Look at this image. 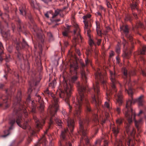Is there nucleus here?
Wrapping results in <instances>:
<instances>
[{"label": "nucleus", "mask_w": 146, "mask_h": 146, "mask_svg": "<svg viewBox=\"0 0 146 146\" xmlns=\"http://www.w3.org/2000/svg\"><path fill=\"white\" fill-rule=\"evenodd\" d=\"M81 74L82 84L78 82L77 84L79 93V95L77 98V102H73V106L74 108L73 110L74 115L77 117L79 121V130L78 132L81 136L80 143H83L84 140L85 143L88 144L90 142L89 139L87 135L89 119L88 117L83 119L82 117V105H83L85 106V111L87 115L94 116V120L96 125L98 124V112H100V110L102 111V109H104V108L101 105V99L99 85L100 81L96 79L95 77L96 81L95 84H93V88L91 90L92 93V102L95 105L97 109L98 114L97 115L94 114L87 98L86 93L90 91L87 84V78L85 73L83 71L82 72Z\"/></svg>", "instance_id": "1"}, {"label": "nucleus", "mask_w": 146, "mask_h": 146, "mask_svg": "<svg viewBox=\"0 0 146 146\" xmlns=\"http://www.w3.org/2000/svg\"><path fill=\"white\" fill-rule=\"evenodd\" d=\"M39 82V81H36L34 78L29 81V88L28 89L27 92L29 96L27 99L26 102H24L21 100L22 95L21 92L19 91L18 92L15 101L13 105V116L12 118L10 119L9 121L10 127L8 129H7L4 131V134L1 136L2 137H6L10 134V131L13 128V125L16 122L19 126L23 129L28 130L30 133L33 132V131L30 126V122L26 118L28 116L26 108L28 109V107L30 108L31 111L33 114V119L37 129L36 130L38 131L40 129L42 128V126L45 123L46 117L44 116L39 120L37 118L35 114L36 112V104L38 105L37 106L40 112H42L44 111V102L42 100L40 96L36 94L35 98L37 104H35L34 101H31L30 96V94L33 91V88H35L34 86H36Z\"/></svg>", "instance_id": "2"}, {"label": "nucleus", "mask_w": 146, "mask_h": 146, "mask_svg": "<svg viewBox=\"0 0 146 146\" xmlns=\"http://www.w3.org/2000/svg\"><path fill=\"white\" fill-rule=\"evenodd\" d=\"M122 71L123 74V77L125 79L123 87L125 88V92L128 94L130 97L126 102L125 108L123 110V113L125 117L124 122L126 132L128 134L129 133L133 135L135 133V131L133 128L131 129V126L133 120H135V126L138 131L139 132L142 123V119L141 118L138 121L135 120L136 115L134 111L132 110L131 106L132 104L136 102H138L140 106H143L144 101L143 98L144 96L141 95L139 98L135 99H134L133 98L134 90L131 88L132 85L130 78L131 76L135 75V70H130L128 72L127 69L124 68H123Z\"/></svg>", "instance_id": "3"}, {"label": "nucleus", "mask_w": 146, "mask_h": 146, "mask_svg": "<svg viewBox=\"0 0 146 146\" xmlns=\"http://www.w3.org/2000/svg\"><path fill=\"white\" fill-rule=\"evenodd\" d=\"M96 79L100 81V82L105 85L106 87L107 98L108 100L111 98V95L113 94L115 99L116 100V102L118 104L119 106H121L123 101V96L122 92L123 86L121 85V90L117 93H116L117 91L115 87V85L118 83L116 80L117 75L115 72L110 71V79L111 83L110 85L108 86L106 80V76L102 73L100 69L97 68L95 70L94 73Z\"/></svg>", "instance_id": "4"}, {"label": "nucleus", "mask_w": 146, "mask_h": 146, "mask_svg": "<svg viewBox=\"0 0 146 146\" xmlns=\"http://www.w3.org/2000/svg\"><path fill=\"white\" fill-rule=\"evenodd\" d=\"M78 68V64L76 61L71 64L70 70L71 75L67 80L63 82L64 90L59 93L60 98H62L67 104L70 112H71L72 110H73L72 106L69 103L70 98L73 90V84L78 78L77 70Z\"/></svg>", "instance_id": "5"}, {"label": "nucleus", "mask_w": 146, "mask_h": 146, "mask_svg": "<svg viewBox=\"0 0 146 146\" xmlns=\"http://www.w3.org/2000/svg\"><path fill=\"white\" fill-rule=\"evenodd\" d=\"M44 93L45 96L49 97H51L52 99V104L49 106L48 108V111L50 114V117L48 127L44 132L45 134H46L48 130L51 128L54 124V121L57 125L60 127L62 126V123L60 119L56 116V113L58 110L59 107L58 98L55 96L54 94L49 91L48 88L44 91Z\"/></svg>", "instance_id": "6"}, {"label": "nucleus", "mask_w": 146, "mask_h": 146, "mask_svg": "<svg viewBox=\"0 0 146 146\" xmlns=\"http://www.w3.org/2000/svg\"><path fill=\"white\" fill-rule=\"evenodd\" d=\"M120 29L125 36L123 39V44L125 51H124L122 56L124 59H129L130 57L131 52H128L127 50H131L133 48V44L135 42L131 35L127 25H123L120 27Z\"/></svg>", "instance_id": "7"}, {"label": "nucleus", "mask_w": 146, "mask_h": 146, "mask_svg": "<svg viewBox=\"0 0 146 146\" xmlns=\"http://www.w3.org/2000/svg\"><path fill=\"white\" fill-rule=\"evenodd\" d=\"M120 29L125 36L123 39V44L125 51H124L122 56L124 59H129L130 57L131 52H128L127 50H131L133 48V44L135 42L131 35L127 25H123L120 27Z\"/></svg>", "instance_id": "8"}, {"label": "nucleus", "mask_w": 146, "mask_h": 146, "mask_svg": "<svg viewBox=\"0 0 146 146\" xmlns=\"http://www.w3.org/2000/svg\"><path fill=\"white\" fill-rule=\"evenodd\" d=\"M62 113L64 117V121L67 126V129H65L64 131L62 132L60 137L62 136V134L63 133L64 138L69 139L68 135V134H70V133H72L73 131L75 123L73 119L68 117L65 111H63Z\"/></svg>", "instance_id": "9"}, {"label": "nucleus", "mask_w": 146, "mask_h": 146, "mask_svg": "<svg viewBox=\"0 0 146 146\" xmlns=\"http://www.w3.org/2000/svg\"><path fill=\"white\" fill-rule=\"evenodd\" d=\"M104 146H108V141L104 140ZM135 143V141L129 138L128 135L127 136L125 133V135L122 136L121 139L116 140L114 146H134Z\"/></svg>", "instance_id": "10"}, {"label": "nucleus", "mask_w": 146, "mask_h": 146, "mask_svg": "<svg viewBox=\"0 0 146 146\" xmlns=\"http://www.w3.org/2000/svg\"><path fill=\"white\" fill-rule=\"evenodd\" d=\"M34 35L35 36L36 41L33 42L34 47L36 48L37 45H38V47L39 49V54L42 53V46L44 44V36L42 34V31L39 29H34Z\"/></svg>", "instance_id": "11"}, {"label": "nucleus", "mask_w": 146, "mask_h": 146, "mask_svg": "<svg viewBox=\"0 0 146 146\" xmlns=\"http://www.w3.org/2000/svg\"><path fill=\"white\" fill-rule=\"evenodd\" d=\"M13 42L15 44V46L17 51V56L18 58L21 59L23 57L22 53L23 50L24 48H27L29 46L25 40L22 38V42L19 38H15L13 40Z\"/></svg>", "instance_id": "12"}, {"label": "nucleus", "mask_w": 146, "mask_h": 146, "mask_svg": "<svg viewBox=\"0 0 146 146\" xmlns=\"http://www.w3.org/2000/svg\"><path fill=\"white\" fill-rule=\"evenodd\" d=\"M14 90V89H11L5 90L6 96L1 97V98L3 100V102L1 103L0 104V107H5V108H7L8 107L10 98L11 97V95L12 94L13 90Z\"/></svg>", "instance_id": "13"}, {"label": "nucleus", "mask_w": 146, "mask_h": 146, "mask_svg": "<svg viewBox=\"0 0 146 146\" xmlns=\"http://www.w3.org/2000/svg\"><path fill=\"white\" fill-rule=\"evenodd\" d=\"M91 17L90 14H87L84 15L83 17V19H84L83 21L85 26L84 27V30L85 32H86L88 36L90 35V28L91 25L90 23L88 22L89 18Z\"/></svg>", "instance_id": "14"}, {"label": "nucleus", "mask_w": 146, "mask_h": 146, "mask_svg": "<svg viewBox=\"0 0 146 146\" xmlns=\"http://www.w3.org/2000/svg\"><path fill=\"white\" fill-rule=\"evenodd\" d=\"M75 29L74 30L73 32L74 39L75 42H82V38L80 34V29L78 25L75 26Z\"/></svg>", "instance_id": "15"}, {"label": "nucleus", "mask_w": 146, "mask_h": 146, "mask_svg": "<svg viewBox=\"0 0 146 146\" xmlns=\"http://www.w3.org/2000/svg\"><path fill=\"white\" fill-rule=\"evenodd\" d=\"M146 54V46H143L142 47V49L141 50L140 53L138 56V58L140 57V60L143 61L144 62H146L145 60L141 55ZM141 73L142 75L144 76H146V69L145 70H142Z\"/></svg>", "instance_id": "16"}, {"label": "nucleus", "mask_w": 146, "mask_h": 146, "mask_svg": "<svg viewBox=\"0 0 146 146\" xmlns=\"http://www.w3.org/2000/svg\"><path fill=\"white\" fill-rule=\"evenodd\" d=\"M4 48L2 43L0 42V61H2L5 59L6 62H8L9 61V57L6 56L3 52Z\"/></svg>", "instance_id": "17"}, {"label": "nucleus", "mask_w": 146, "mask_h": 146, "mask_svg": "<svg viewBox=\"0 0 146 146\" xmlns=\"http://www.w3.org/2000/svg\"><path fill=\"white\" fill-rule=\"evenodd\" d=\"M62 135V136L60 137L61 140L59 143V146H72L69 139L64 138L63 133Z\"/></svg>", "instance_id": "18"}, {"label": "nucleus", "mask_w": 146, "mask_h": 146, "mask_svg": "<svg viewBox=\"0 0 146 146\" xmlns=\"http://www.w3.org/2000/svg\"><path fill=\"white\" fill-rule=\"evenodd\" d=\"M19 10L20 12V14L23 15H25L30 20L31 22H33V19L32 16L31 15H27L26 8L24 5H23L19 8Z\"/></svg>", "instance_id": "19"}, {"label": "nucleus", "mask_w": 146, "mask_h": 146, "mask_svg": "<svg viewBox=\"0 0 146 146\" xmlns=\"http://www.w3.org/2000/svg\"><path fill=\"white\" fill-rule=\"evenodd\" d=\"M15 21L17 22L18 31L19 32H25L26 31V27L23 24L21 23L20 19L18 18Z\"/></svg>", "instance_id": "20"}, {"label": "nucleus", "mask_w": 146, "mask_h": 146, "mask_svg": "<svg viewBox=\"0 0 146 146\" xmlns=\"http://www.w3.org/2000/svg\"><path fill=\"white\" fill-rule=\"evenodd\" d=\"M132 3L131 5V7L133 12L134 10L136 9L138 11V5L139 2L138 0H131Z\"/></svg>", "instance_id": "21"}, {"label": "nucleus", "mask_w": 146, "mask_h": 146, "mask_svg": "<svg viewBox=\"0 0 146 146\" xmlns=\"http://www.w3.org/2000/svg\"><path fill=\"white\" fill-rule=\"evenodd\" d=\"M96 31L98 35L101 36L102 33L101 32V29L100 27V25L99 22L96 21Z\"/></svg>", "instance_id": "22"}, {"label": "nucleus", "mask_w": 146, "mask_h": 146, "mask_svg": "<svg viewBox=\"0 0 146 146\" xmlns=\"http://www.w3.org/2000/svg\"><path fill=\"white\" fill-rule=\"evenodd\" d=\"M112 127L113 134L116 137L117 134L119 133V128L118 125L115 126L114 125H113Z\"/></svg>", "instance_id": "23"}, {"label": "nucleus", "mask_w": 146, "mask_h": 146, "mask_svg": "<svg viewBox=\"0 0 146 146\" xmlns=\"http://www.w3.org/2000/svg\"><path fill=\"white\" fill-rule=\"evenodd\" d=\"M0 31L1 35L3 37L5 38L6 39L8 38L9 34L8 33H7L4 31L3 30L1 26V23L0 22Z\"/></svg>", "instance_id": "24"}, {"label": "nucleus", "mask_w": 146, "mask_h": 146, "mask_svg": "<svg viewBox=\"0 0 146 146\" xmlns=\"http://www.w3.org/2000/svg\"><path fill=\"white\" fill-rule=\"evenodd\" d=\"M62 11L61 10L57 9L55 10L54 14L52 15V19L55 18L56 16H57L58 14H59ZM52 20L53 21H55L56 22H58L60 21V19H58L57 20H54L52 19Z\"/></svg>", "instance_id": "25"}, {"label": "nucleus", "mask_w": 146, "mask_h": 146, "mask_svg": "<svg viewBox=\"0 0 146 146\" xmlns=\"http://www.w3.org/2000/svg\"><path fill=\"white\" fill-rule=\"evenodd\" d=\"M82 67H84L86 66H87L88 65H90L92 66L91 60L87 58L85 60V64L84 63H82Z\"/></svg>", "instance_id": "26"}, {"label": "nucleus", "mask_w": 146, "mask_h": 146, "mask_svg": "<svg viewBox=\"0 0 146 146\" xmlns=\"http://www.w3.org/2000/svg\"><path fill=\"white\" fill-rule=\"evenodd\" d=\"M143 27V25L141 23L139 22V23H138L137 24H136V25L135 27V28L134 27H133L132 30L134 31L135 32L136 31H135V29L137 28L138 27H141L142 28Z\"/></svg>", "instance_id": "27"}, {"label": "nucleus", "mask_w": 146, "mask_h": 146, "mask_svg": "<svg viewBox=\"0 0 146 146\" xmlns=\"http://www.w3.org/2000/svg\"><path fill=\"white\" fill-rule=\"evenodd\" d=\"M120 44L118 43L115 48V51L117 54H119L120 52Z\"/></svg>", "instance_id": "28"}, {"label": "nucleus", "mask_w": 146, "mask_h": 146, "mask_svg": "<svg viewBox=\"0 0 146 146\" xmlns=\"http://www.w3.org/2000/svg\"><path fill=\"white\" fill-rule=\"evenodd\" d=\"M56 84V82L55 80H53L52 82L50 83L49 84V86L50 87H51L52 88H53L54 87Z\"/></svg>", "instance_id": "29"}, {"label": "nucleus", "mask_w": 146, "mask_h": 146, "mask_svg": "<svg viewBox=\"0 0 146 146\" xmlns=\"http://www.w3.org/2000/svg\"><path fill=\"white\" fill-rule=\"evenodd\" d=\"M47 35L49 38V39L50 41H52L54 40L53 35L50 32L47 33Z\"/></svg>", "instance_id": "30"}, {"label": "nucleus", "mask_w": 146, "mask_h": 146, "mask_svg": "<svg viewBox=\"0 0 146 146\" xmlns=\"http://www.w3.org/2000/svg\"><path fill=\"white\" fill-rule=\"evenodd\" d=\"M31 6L33 8H35V5L36 4L35 0H29Z\"/></svg>", "instance_id": "31"}, {"label": "nucleus", "mask_w": 146, "mask_h": 146, "mask_svg": "<svg viewBox=\"0 0 146 146\" xmlns=\"http://www.w3.org/2000/svg\"><path fill=\"white\" fill-rule=\"evenodd\" d=\"M123 120L121 118H118L116 120V123L117 125H120L123 123Z\"/></svg>", "instance_id": "32"}, {"label": "nucleus", "mask_w": 146, "mask_h": 146, "mask_svg": "<svg viewBox=\"0 0 146 146\" xmlns=\"http://www.w3.org/2000/svg\"><path fill=\"white\" fill-rule=\"evenodd\" d=\"M69 29H66L64 31L62 32V35L64 36L68 37V33L69 32Z\"/></svg>", "instance_id": "33"}, {"label": "nucleus", "mask_w": 146, "mask_h": 146, "mask_svg": "<svg viewBox=\"0 0 146 146\" xmlns=\"http://www.w3.org/2000/svg\"><path fill=\"white\" fill-rule=\"evenodd\" d=\"M137 115L139 117H141L142 115L144 116L145 115L143 112L142 110H140Z\"/></svg>", "instance_id": "34"}, {"label": "nucleus", "mask_w": 146, "mask_h": 146, "mask_svg": "<svg viewBox=\"0 0 146 146\" xmlns=\"http://www.w3.org/2000/svg\"><path fill=\"white\" fill-rule=\"evenodd\" d=\"M32 141V138L31 137H29L27 139V144L28 145Z\"/></svg>", "instance_id": "35"}, {"label": "nucleus", "mask_w": 146, "mask_h": 146, "mask_svg": "<svg viewBox=\"0 0 146 146\" xmlns=\"http://www.w3.org/2000/svg\"><path fill=\"white\" fill-rule=\"evenodd\" d=\"M101 141L100 139H97L95 142V145H96L97 144L100 145Z\"/></svg>", "instance_id": "36"}, {"label": "nucleus", "mask_w": 146, "mask_h": 146, "mask_svg": "<svg viewBox=\"0 0 146 146\" xmlns=\"http://www.w3.org/2000/svg\"><path fill=\"white\" fill-rule=\"evenodd\" d=\"M125 20L127 21H129L130 22L132 20L131 17L129 15H127L126 17Z\"/></svg>", "instance_id": "37"}, {"label": "nucleus", "mask_w": 146, "mask_h": 146, "mask_svg": "<svg viewBox=\"0 0 146 146\" xmlns=\"http://www.w3.org/2000/svg\"><path fill=\"white\" fill-rule=\"evenodd\" d=\"M105 106L109 110H110V107L109 106L108 103L107 102H105L104 104Z\"/></svg>", "instance_id": "38"}, {"label": "nucleus", "mask_w": 146, "mask_h": 146, "mask_svg": "<svg viewBox=\"0 0 146 146\" xmlns=\"http://www.w3.org/2000/svg\"><path fill=\"white\" fill-rule=\"evenodd\" d=\"M106 4L107 5V6L108 8H111L112 7V6L111 5V4H110V3H109V1H107L106 2Z\"/></svg>", "instance_id": "39"}, {"label": "nucleus", "mask_w": 146, "mask_h": 146, "mask_svg": "<svg viewBox=\"0 0 146 146\" xmlns=\"http://www.w3.org/2000/svg\"><path fill=\"white\" fill-rule=\"evenodd\" d=\"M94 44V43L93 41L92 40H90V42H89V44H90V46H91Z\"/></svg>", "instance_id": "40"}, {"label": "nucleus", "mask_w": 146, "mask_h": 146, "mask_svg": "<svg viewBox=\"0 0 146 146\" xmlns=\"http://www.w3.org/2000/svg\"><path fill=\"white\" fill-rule=\"evenodd\" d=\"M116 110L118 114H119L120 113V109L119 107H117Z\"/></svg>", "instance_id": "41"}, {"label": "nucleus", "mask_w": 146, "mask_h": 146, "mask_svg": "<svg viewBox=\"0 0 146 146\" xmlns=\"http://www.w3.org/2000/svg\"><path fill=\"white\" fill-rule=\"evenodd\" d=\"M23 140V138H21L17 142V144L19 145L20 144Z\"/></svg>", "instance_id": "42"}, {"label": "nucleus", "mask_w": 146, "mask_h": 146, "mask_svg": "<svg viewBox=\"0 0 146 146\" xmlns=\"http://www.w3.org/2000/svg\"><path fill=\"white\" fill-rule=\"evenodd\" d=\"M114 55V52L113 51H111L110 53V57H111Z\"/></svg>", "instance_id": "43"}, {"label": "nucleus", "mask_w": 146, "mask_h": 146, "mask_svg": "<svg viewBox=\"0 0 146 146\" xmlns=\"http://www.w3.org/2000/svg\"><path fill=\"white\" fill-rule=\"evenodd\" d=\"M68 44V42L66 41H64V46L66 47L67 46Z\"/></svg>", "instance_id": "44"}, {"label": "nucleus", "mask_w": 146, "mask_h": 146, "mask_svg": "<svg viewBox=\"0 0 146 146\" xmlns=\"http://www.w3.org/2000/svg\"><path fill=\"white\" fill-rule=\"evenodd\" d=\"M49 14H50V13L48 12L47 13L45 14V16L47 18H48Z\"/></svg>", "instance_id": "45"}, {"label": "nucleus", "mask_w": 146, "mask_h": 146, "mask_svg": "<svg viewBox=\"0 0 146 146\" xmlns=\"http://www.w3.org/2000/svg\"><path fill=\"white\" fill-rule=\"evenodd\" d=\"M110 30V28L109 27H106V32L108 33Z\"/></svg>", "instance_id": "46"}, {"label": "nucleus", "mask_w": 146, "mask_h": 146, "mask_svg": "<svg viewBox=\"0 0 146 146\" xmlns=\"http://www.w3.org/2000/svg\"><path fill=\"white\" fill-rule=\"evenodd\" d=\"M43 1L44 3H47L51 1V0H41Z\"/></svg>", "instance_id": "47"}, {"label": "nucleus", "mask_w": 146, "mask_h": 146, "mask_svg": "<svg viewBox=\"0 0 146 146\" xmlns=\"http://www.w3.org/2000/svg\"><path fill=\"white\" fill-rule=\"evenodd\" d=\"M4 85L3 84H0V89H2L4 87Z\"/></svg>", "instance_id": "48"}, {"label": "nucleus", "mask_w": 146, "mask_h": 146, "mask_svg": "<svg viewBox=\"0 0 146 146\" xmlns=\"http://www.w3.org/2000/svg\"><path fill=\"white\" fill-rule=\"evenodd\" d=\"M101 40L100 39H99L97 41V44L98 45H99L101 43Z\"/></svg>", "instance_id": "49"}, {"label": "nucleus", "mask_w": 146, "mask_h": 146, "mask_svg": "<svg viewBox=\"0 0 146 146\" xmlns=\"http://www.w3.org/2000/svg\"><path fill=\"white\" fill-rule=\"evenodd\" d=\"M96 13L97 15L100 16L101 18H102V16L101 13L100 12H97Z\"/></svg>", "instance_id": "50"}, {"label": "nucleus", "mask_w": 146, "mask_h": 146, "mask_svg": "<svg viewBox=\"0 0 146 146\" xmlns=\"http://www.w3.org/2000/svg\"><path fill=\"white\" fill-rule=\"evenodd\" d=\"M133 15L134 17H135V19H137V16L136 14L135 13H133Z\"/></svg>", "instance_id": "51"}, {"label": "nucleus", "mask_w": 146, "mask_h": 146, "mask_svg": "<svg viewBox=\"0 0 146 146\" xmlns=\"http://www.w3.org/2000/svg\"><path fill=\"white\" fill-rule=\"evenodd\" d=\"M100 9H101L102 10H103L104 11H105V9H104V8L102 6H100Z\"/></svg>", "instance_id": "52"}, {"label": "nucleus", "mask_w": 146, "mask_h": 146, "mask_svg": "<svg viewBox=\"0 0 146 146\" xmlns=\"http://www.w3.org/2000/svg\"><path fill=\"white\" fill-rule=\"evenodd\" d=\"M77 53L78 54V55L79 56L80 55V51L79 50H77Z\"/></svg>", "instance_id": "53"}, {"label": "nucleus", "mask_w": 146, "mask_h": 146, "mask_svg": "<svg viewBox=\"0 0 146 146\" xmlns=\"http://www.w3.org/2000/svg\"><path fill=\"white\" fill-rule=\"evenodd\" d=\"M7 70L8 71V72H10L9 71V70H10V69L9 68L8 66L7 65Z\"/></svg>", "instance_id": "54"}, {"label": "nucleus", "mask_w": 146, "mask_h": 146, "mask_svg": "<svg viewBox=\"0 0 146 146\" xmlns=\"http://www.w3.org/2000/svg\"><path fill=\"white\" fill-rule=\"evenodd\" d=\"M105 119H104V120H102V124H103L105 122Z\"/></svg>", "instance_id": "55"}, {"label": "nucleus", "mask_w": 146, "mask_h": 146, "mask_svg": "<svg viewBox=\"0 0 146 146\" xmlns=\"http://www.w3.org/2000/svg\"><path fill=\"white\" fill-rule=\"evenodd\" d=\"M143 38L146 41V36H145L143 37Z\"/></svg>", "instance_id": "56"}, {"label": "nucleus", "mask_w": 146, "mask_h": 146, "mask_svg": "<svg viewBox=\"0 0 146 146\" xmlns=\"http://www.w3.org/2000/svg\"><path fill=\"white\" fill-rule=\"evenodd\" d=\"M139 137L140 136H138V139H137L138 140V141H139V140H140V139H139Z\"/></svg>", "instance_id": "57"}, {"label": "nucleus", "mask_w": 146, "mask_h": 146, "mask_svg": "<svg viewBox=\"0 0 146 146\" xmlns=\"http://www.w3.org/2000/svg\"><path fill=\"white\" fill-rule=\"evenodd\" d=\"M98 129H97V130H96V133H97V132H98Z\"/></svg>", "instance_id": "58"}, {"label": "nucleus", "mask_w": 146, "mask_h": 146, "mask_svg": "<svg viewBox=\"0 0 146 146\" xmlns=\"http://www.w3.org/2000/svg\"><path fill=\"white\" fill-rule=\"evenodd\" d=\"M135 63H136L137 64H138V63L137 60L135 62Z\"/></svg>", "instance_id": "59"}, {"label": "nucleus", "mask_w": 146, "mask_h": 146, "mask_svg": "<svg viewBox=\"0 0 146 146\" xmlns=\"http://www.w3.org/2000/svg\"><path fill=\"white\" fill-rule=\"evenodd\" d=\"M119 60V58H117V60Z\"/></svg>", "instance_id": "60"}, {"label": "nucleus", "mask_w": 146, "mask_h": 146, "mask_svg": "<svg viewBox=\"0 0 146 146\" xmlns=\"http://www.w3.org/2000/svg\"><path fill=\"white\" fill-rule=\"evenodd\" d=\"M13 31H14V28H13Z\"/></svg>", "instance_id": "61"}, {"label": "nucleus", "mask_w": 146, "mask_h": 146, "mask_svg": "<svg viewBox=\"0 0 146 146\" xmlns=\"http://www.w3.org/2000/svg\"><path fill=\"white\" fill-rule=\"evenodd\" d=\"M4 77H6V76L5 75L4 76Z\"/></svg>", "instance_id": "62"}, {"label": "nucleus", "mask_w": 146, "mask_h": 146, "mask_svg": "<svg viewBox=\"0 0 146 146\" xmlns=\"http://www.w3.org/2000/svg\"><path fill=\"white\" fill-rule=\"evenodd\" d=\"M66 9V8H64V9Z\"/></svg>", "instance_id": "63"}, {"label": "nucleus", "mask_w": 146, "mask_h": 146, "mask_svg": "<svg viewBox=\"0 0 146 146\" xmlns=\"http://www.w3.org/2000/svg\"><path fill=\"white\" fill-rule=\"evenodd\" d=\"M89 53H90V51H89Z\"/></svg>", "instance_id": "64"}]
</instances>
